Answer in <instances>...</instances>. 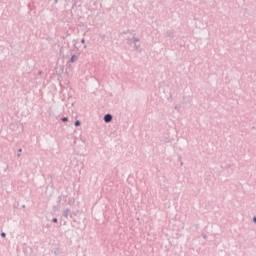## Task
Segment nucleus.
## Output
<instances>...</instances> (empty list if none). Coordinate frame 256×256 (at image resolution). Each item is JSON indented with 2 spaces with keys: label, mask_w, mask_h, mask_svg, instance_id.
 <instances>
[{
  "label": "nucleus",
  "mask_w": 256,
  "mask_h": 256,
  "mask_svg": "<svg viewBox=\"0 0 256 256\" xmlns=\"http://www.w3.org/2000/svg\"><path fill=\"white\" fill-rule=\"evenodd\" d=\"M53 222H54V223H57V222H58V219H57V218H53Z\"/></svg>",
  "instance_id": "6"
},
{
  "label": "nucleus",
  "mask_w": 256,
  "mask_h": 256,
  "mask_svg": "<svg viewBox=\"0 0 256 256\" xmlns=\"http://www.w3.org/2000/svg\"><path fill=\"white\" fill-rule=\"evenodd\" d=\"M1 237L2 238H5L6 237V234L4 232L1 233Z\"/></svg>",
  "instance_id": "5"
},
{
  "label": "nucleus",
  "mask_w": 256,
  "mask_h": 256,
  "mask_svg": "<svg viewBox=\"0 0 256 256\" xmlns=\"http://www.w3.org/2000/svg\"><path fill=\"white\" fill-rule=\"evenodd\" d=\"M76 60H77V57H76V56H72V57H71V62H72V63H74Z\"/></svg>",
  "instance_id": "2"
},
{
  "label": "nucleus",
  "mask_w": 256,
  "mask_h": 256,
  "mask_svg": "<svg viewBox=\"0 0 256 256\" xmlns=\"http://www.w3.org/2000/svg\"><path fill=\"white\" fill-rule=\"evenodd\" d=\"M67 121H68L67 117L62 118V122H67Z\"/></svg>",
  "instance_id": "4"
},
{
  "label": "nucleus",
  "mask_w": 256,
  "mask_h": 256,
  "mask_svg": "<svg viewBox=\"0 0 256 256\" xmlns=\"http://www.w3.org/2000/svg\"><path fill=\"white\" fill-rule=\"evenodd\" d=\"M80 125H81V123L79 120L75 121V127H79Z\"/></svg>",
  "instance_id": "3"
},
{
  "label": "nucleus",
  "mask_w": 256,
  "mask_h": 256,
  "mask_svg": "<svg viewBox=\"0 0 256 256\" xmlns=\"http://www.w3.org/2000/svg\"><path fill=\"white\" fill-rule=\"evenodd\" d=\"M112 119H113V117H112V115H110V114H106V115L104 116V121H105V123H110V122L112 121Z\"/></svg>",
  "instance_id": "1"
},
{
  "label": "nucleus",
  "mask_w": 256,
  "mask_h": 256,
  "mask_svg": "<svg viewBox=\"0 0 256 256\" xmlns=\"http://www.w3.org/2000/svg\"><path fill=\"white\" fill-rule=\"evenodd\" d=\"M254 222L256 223V217L253 218Z\"/></svg>",
  "instance_id": "7"
}]
</instances>
